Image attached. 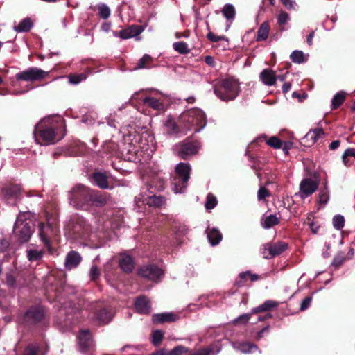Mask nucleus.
Listing matches in <instances>:
<instances>
[{"label":"nucleus","mask_w":355,"mask_h":355,"mask_svg":"<svg viewBox=\"0 0 355 355\" xmlns=\"http://www.w3.org/2000/svg\"><path fill=\"white\" fill-rule=\"evenodd\" d=\"M143 155H144V153L142 154H139V152L135 153V154H131L130 156H128V161L135 162V163H142Z\"/></svg>","instance_id":"13d9d810"},{"label":"nucleus","mask_w":355,"mask_h":355,"mask_svg":"<svg viewBox=\"0 0 355 355\" xmlns=\"http://www.w3.org/2000/svg\"><path fill=\"white\" fill-rule=\"evenodd\" d=\"M144 31V28L140 25H130L119 31H113V35L116 37H120L122 40L130 39L140 35Z\"/></svg>","instance_id":"dca6fc26"},{"label":"nucleus","mask_w":355,"mask_h":355,"mask_svg":"<svg viewBox=\"0 0 355 355\" xmlns=\"http://www.w3.org/2000/svg\"><path fill=\"white\" fill-rule=\"evenodd\" d=\"M90 232V225L87 223L83 217L78 215L71 217L70 222L68 223V238L85 239L89 236Z\"/></svg>","instance_id":"39448f33"},{"label":"nucleus","mask_w":355,"mask_h":355,"mask_svg":"<svg viewBox=\"0 0 355 355\" xmlns=\"http://www.w3.org/2000/svg\"><path fill=\"white\" fill-rule=\"evenodd\" d=\"M319 180L304 178L300 184V193L302 198H306L313 194L318 188Z\"/></svg>","instance_id":"2eb2a0df"},{"label":"nucleus","mask_w":355,"mask_h":355,"mask_svg":"<svg viewBox=\"0 0 355 355\" xmlns=\"http://www.w3.org/2000/svg\"><path fill=\"white\" fill-rule=\"evenodd\" d=\"M207 38L211 42H218L221 40H228V39L225 35L218 36L211 31L207 33Z\"/></svg>","instance_id":"6e6d98bb"},{"label":"nucleus","mask_w":355,"mask_h":355,"mask_svg":"<svg viewBox=\"0 0 355 355\" xmlns=\"http://www.w3.org/2000/svg\"><path fill=\"white\" fill-rule=\"evenodd\" d=\"M324 136V132L322 128H315L309 131L302 139L301 144L305 146H311L318 139Z\"/></svg>","instance_id":"6ab92c4d"},{"label":"nucleus","mask_w":355,"mask_h":355,"mask_svg":"<svg viewBox=\"0 0 355 355\" xmlns=\"http://www.w3.org/2000/svg\"><path fill=\"white\" fill-rule=\"evenodd\" d=\"M329 193L325 189L321 191L319 194V203L325 205L329 200Z\"/></svg>","instance_id":"e2e57ef3"},{"label":"nucleus","mask_w":355,"mask_h":355,"mask_svg":"<svg viewBox=\"0 0 355 355\" xmlns=\"http://www.w3.org/2000/svg\"><path fill=\"white\" fill-rule=\"evenodd\" d=\"M65 121L62 116L44 117L35 126L33 136L41 146L51 145L60 141L65 135Z\"/></svg>","instance_id":"f257e3e1"},{"label":"nucleus","mask_w":355,"mask_h":355,"mask_svg":"<svg viewBox=\"0 0 355 355\" xmlns=\"http://www.w3.org/2000/svg\"><path fill=\"white\" fill-rule=\"evenodd\" d=\"M291 59L295 63L301 64L304 62V55L302 51L295 50L290 55Z\"/></svg>","instance_id":"c03bdc74"},{"label":"nucleus","mask_w":355,"mask_h":355,"mask_svg":"<svg viewBox=\"0 0 355 355\" xmlns=\"http://www.w3.org/2000/svg\"><path fill=\"white\" fill-rule=\"evenodd\" d=\"M174 50L180 54H187L190 52L188 44L184 42H177L173 44Z\"/></svg>","instance_id":"ea45409f"},{"label":"nucleus","mask_w":355,"mask_h":355,"mask_svg":"<svg viewBox=\"0 0 355 355\" xmlns=\"http://www.w3.org/2000/svg\"><path fill=\"white\" fill-rule=\"evenodd\" d=\"M237 349L243 353H250L253 349H258V347L250 342L239 343Z\"/></svg>","instance_id":"58836bf2"},{"label":"nucleus","mask_w":355,"mask_h":355,"mask_svg":"<svg viewBox=\"0 0 355 355\" xmlns=\"http://www.w3.org/2000/svg\"><path fill=\"white\" fill-rule=\"evenodd\" d=\"M164 338V333L161 330H155L152 333V343L157 347Z\"/></svg>","instance_id":"a18cd8bd"},{"label":"nucleus","mask_w":355,"mask_h":355,"mask_svg":"<svg viewBox=\"0 0 355 355\" xmlns=\"http://www.w3.org/2000/svg\"><path fill=\"white\" fill-rule=\"evenodd\" d=\"M43 251L37 250H27V257L31 261H40L43 257Z\"/></svg>","instance_id":"79ce46f5"},{"label":"nucleus","mask_w":355,"mask_h":355,"mask_svg":"<svg viewBox=\"0 0 355 355\" xmlns=\"http://www.w3.org/2000/svg\"><path fill=\"white\" fill-rule=\"evenodd\" d=\"M345 261L346 257L345 253L343 252H340L338 253L336 256L334 258V260L331 263V266H334L336 269H338L342 266V265Z\"/></svg>","instance_id":"37998d69"},{"label":"nucleus","mask_w":355,"mask_h":355,"mask_svg":"<svg viewBox=\"0 0 355 355\" xmlns=\"http://www.w3.org/2000/svg\"><path fill=\"white\" fill-rule=\"evenodd\" d=\"M260 79L266 85H274L277 81V76L270 69H265L260 73Z\"/></svg>","instance_id":"b1692460"},{"label":"nucleus","mask_w":355,"mask_h":355,"mask_svg":"<svg viewBox=\"0 0 355 355\" xmlns=\"http://www.w3.org/2000/svg\"><path fill=\"white\" fill-rule=\"evenodd\" d=\"M207 239L211 245H218L222 240L223 235L217 228H208L207 230Z\"/></svg>","instance_id":"a878e982"},{"label":"nucleus","mask_w":355,"mask_h":355,"mask_svg":"<svg viewBox=\"0 0 355 355\" xmlns=\"http://www.w3.org/2000/svg\"><path fill=\"white\" fill-rule=\"evenodd\" d=\"M279 222V219L276 217V216L271 214L265 218L263 222L261 223V225L265 229H270L275 225H278Z\"/></svg>","instance_id":"c9c22d12"},{"label":"nucleus","mask_w":355,"mask_h":355,"mask_svg":"<svg viewBox=\"0 0 355 355\" xmlns=\"http://www.w3.org/2000/svg\"><path fill=\"white\" fill-rule=\"evenodd\" d=\"M289 20V15L287 12L282 11L277 18L278 24L279 25L285 24Z\"/></svg>","instance_id":"680f3d73"},{"label":"nucleus","mask_w":355,"mask_h":355,"mask_svg":"<svg viewBox=\"0 0 355 355\" xmlns=\"http://www.w3.org/2000/svg\"><path fill=\"white\" fill-rule=\"evenodd\" d=\"M270 196V193L264 187H261L257 193V198L259 200H264L266 198Z\"/></svg>","instance_id":"4d7b16f0"},{"label":"nucleus","mask_w":355,"mask_h":355,"mask_svg":"<svg viewBox=\"0 0 355 355\" xmlns=\"http://www.w3.org/2000/svg\"><path fill=\"white\" fill-rule=\"evenodd\" d=\"M87 206L103 207L109 200V195L103 191L90 189Z\"/></svg>","instance_id":"f3484780"},{"label":"nucleus","mask_w":355,"mask_h":355,"mask_svg":"<svg viewBox=\"0 0 355 355\" xmlns=\"http://www.w3.org/2000/svg\"><path fill=\"white\" fill-rule=\"evenodd\" d=\"M153 62V58L148 55L145 54L144 56L138 60L137 66L135 67V69L149 68L150 64Z\"/></svg>","instance_id":"e433bc0d"},{"label":"nucleus","mask_w":355,"mask_h":355,"mask_svg":"<svg viewBox=\"0 0 355 355\" xmlns=\"http://www.w3.org/2000/svg\"><path fill=\"white\" fill-rule=\"evenodd\" d=\"M30 211L20 212L14 225L13 233L20 243H24L30 240L35 230V223Z\"/></svg>","instance_id":"f03ea898"},{"label":"nucleus","mask_w":355,"mask_h":355,"mask_svg":"<svg viewBox=\"0 0 355 355\" xmlns=\"http://www.w3.org/2000/svg\"><path fill=\"white\" fill-rule=\"evenodd\" d=\"M95 318L100 322L107 323L110 320V313L107 309L102 308L96 311Z\"/></svg>","instance_id":"f704fd0d"},{"label":"nucleus","mask_w":355,"mask_h":355,"mask_svg":"<svg viewBox=\"0 0 355 355\" xmlns=\"http://www.w3.org/2000/svg\"><path fill=\"white\" fill-rule=\"evenodd\" d=\"M16 274L15 270H11L6 275V284L9 288H16Z\"/></svg>","instance_id":"a19ab883"},{"label":"nucleus","mask_w":355,"mask_h":355,"mask_svg":"<svg viewBox=\"0 0 355 355\" xmlns=\"http://www.w3.org/2000/svg\"><path fill=\"white\" fill-rule=\"evenodd\" d=\"M213 88L215 95L223 101L235 99L240 92L238 82L230 78L219 80L214 85Z\"/></svg>","instance_id":"20e7f679"},{"label":"nucleus","mask_w":355,"mask_h":355,"mask_svg":"<svg viewBox=\"0 0 355 355\" xmlns=\"http://www.w3.org/2000/svg\"><path fill=\"white\" fill-rule=\"evenodd\" d=\"M137 152H139V154H142L143 153V150H141L138 146H130V148L128 149V151H127L126 159H128V156H130L131 154H135V153H137Z\"/></svg>","instance_id":"338daca9"},{"label":"nucleus","mask_w":355,"mask_h":355,"mask_svg":"<svg viewBox=\"0 0 355 355\" xmlns=\"http://www.w3.org/2000/svg\"><path fill=\"white\" fill-rule=\"evenodd\" d=\"M178 315L173 313H156L153 315L152 320L155 324H163L164 322H173L179 320Z\"/></svg>","instance_id":"aec40b11"},{"label":"nucleus","mask_w":355,"mask_h":355,"mask_svg":"<svg viewBox=\"0 0 355 355\" xmlns=\"http://www.w3.org/2000/svg\"><path fill=\"white\" fill-rule=\"evenodd\" d=\"M217 199L212 193H209L207 196L205 208L207 210L214 209L217 205Z\"/></svg>","instance_id":"3c124183"},{"label":"nucleus","mask_w":355,"mask_h":355,"mask_svg":"<svg viewBox=\"0 0 355 355\" xmlns=\"http://www.w3.org/2000/svg\"><path fill=\"white\" fill-rule=\"evenodd\" d=\"M119 266L125 273H131L135 268L133 258L127 254H124L119 259Z\"/></svg>","instance_id":"5701e85b"},{"label":"nucleus","mask_w":355,"mask_h":355,"mask_svg":"<svg viewBox=\"0 0 355 355\" xmlns=\"http://www.w3.org/2000/svg\"><path fill=\"white\" fill-rule=\"evenodd\" d=\"M138 275L149 281L158 282L164 276V271L155 264H148L141 266Z\"/></svg>","instance_id":"9b49d317"},{"label":"nucleus","mask_w":355,"mask_h":355,"mask_svg":"<svg viewBox=\"0 0 355 355\" xmlns=\"http://www.w3.org/2000/svg\"><path fill=\"white\" fill-rule=\"evenodd\" d=\"M223 15L227 19H234L236 15V10L233 5L227 3L222 10Z\"/></svg>","instance_id":"4c0bfd02"},{"label":"nucleus","mask_w":355,"mask_h":355,"mask_svg":"<svg viewBox=\"0 0 355 355\" xmlns=\"http://www.w3.org/2000/svg\"><path fill=\"white\" fill-rule=\"evenodd\" d=\"M88 76L86 71L80 73H70L68 75L69 83L73 85H78L83 80H85Z\"/></svg>","instance_id":"72a5a7b5"},{"label":"nucleus","mask_w":355,"mask_h":355,"mask_svg":"<svg viewBox=\"0 0 355 355\" xmlns=\"http://www.w3.org/2000/svg\"><path fill=\"white\" fill-rule=\"evenodd\" d=\"M89 277L91 280L96 281L100 277V270L96 266H92L90 272H89Z\"/></svg>","instance_id":"bf43d9fd"},{"label":"nucleus","mask_w":355,"mask_h":355,"mask_svg":"<svg viewBox=\"0 0 355 355\" xmlns=\"http://www.w3.org/2000/svg\"><path fill=\"white\" fill-rule=\"evenodd\" d=\"M47 75L48 72L43 71L41 69L31 67L17 73L16 79L17 80L34 82L44 79Z\"/></svg>","instance_id":"ddd939ff"},{"label":"nucleus","mask_w":355,"mask_h":355,"mask_svg":"<svg viewBox=\"0 0 355 355\" xmlns=\"http://www.w3.org/2000/svg\"><path fill=\"white\" fill-rule=\"evenodd\" d=\"M288 248V243L284 241H279L275 243H268L264 245L262 254L265 259H271L280 255L286 251Z\"/></svg>","instance_id":"4468645a"},{"label":"nucleus","mask_w":355,"mask_h":355,"mask_svg":"<svg viewBox=\"0 0 355 355\" xmlns=\"http://www.w3.org/2000/svg\"><path fill=\"white\" fill-rule=\"evenodd\" d=\"M355 160V148H349L346 149L343 155L342 161L345 166H350Z\"/></svg>","instance_id":"c85d7f7f"},{"label":"nucleus","mask_w":355,"mask_h":355,"mask_svg":"<svg viewBox=\"0 0 355 355\" xmlns=\"http://www.w3.org/2000/svg\"><path fill=\"white\" fill-rule=\"evenodd\" d=\"M191 167L189 164L180 163L175 168L176 177L172 181V189L175 193H183L190 178Z\"/></svg>","instance_id":"0eeeda50"},{"label":"nucleus","mask_w":355,"mask_h":355,"mask_svg":"<svg viewBox=\"0 0 355 355\" xmlns=\"http://www.w3.org/2000/svg\"><path fill=\"white\" fill-rule=\"evenodd\" d=\"M40 347L37 344H29L24 350L23 355H39Z\"/></svg>","instance_id":"de8ad7c7"},{"label":"nucleus","mask_w":355,"mask_h":355,"mask_svg":"<svg viewBox=\"0 0 355 355\" xmlns=\"http://www.w3.org/2000/svg\"><path fill=\"white\" fill-rule=\"evenodd\" d=\"M78 345L83 352L90 351L94 347V341L90 331L83 329L80 331L78 336Z\"/></svg>","instance_id":"a211bd4d"},{"label":"nucleus","mask_w":355,"mask_h":355,"mask_svg":"<svg viewBox=\"0 0 355 355\" xmlns=\"http://www.w3.org/2000/svg\"><path fill=\"white\" fill-rule=\"evenodd\" d=\"M266 144L270 146L278 149L282 146V141L277 137H271L266 141Z\"/></svg>","instance_id":"5fc2aeb1"},{"label":"nucleus","mask_w":355,"mask_h":355,"mask_svg":"<svg viewBox=\"0 0 355 355\" xmlns=\"http://www.w3.org/2000/svg\"><path fill=\"white\" fill-rule=\"evenodd\" d=\"M83 260L82 256L75 250L68 252V270L76 268Z\"/></svg>","instance_id":"393cba45"},{"label":"nucleus","mask_w":355,"mask_h":355,"mask_svg":"<svg viewBox=\"0 0 355 355\" xmlns=\"http://www.w3.org/2000/svg\"><path fill=\"white\" fill-rule=\"evenodd\" d=\"M278 306V302L274 300H266L262 304L253 308L252 310V313H259L261 312L269 311L274 308H276Z\"/></svg>","instance_id":"bb28decb"},{"label":"nucleus","mask_w":355,"mask_h":355,"mask_svg":"<svg viewBox=\"0 0 355 355\" xmlns=\"http://www.w3.org/2000/svg\"><path fill=\"white\" fill-rule=\"evenodd\" d=\"M143 103L145 105L149 106L157 111H161L164 109L163 103L154 97H146L143 100Z\"/></svg>","instance_id":"2f4dec72"},{"label":"nucleus","mask_w":355,"mask_h":355,"mask_svg":"<svg viewBox=\"0 0 355 355\" xmlns=\"http://www.w3.org/2000/svg\"><path fill=\"white\" fill-rule=\"evenodd\" d=\"M135 307L137 312L141 314H148L150 312V302L144 295H141L136 298Z\"/></svg>","instance_id":"412c9836"},{"label":"nucleus","mask_w":355,"mask_h":355,"mask_svg":"<svg viewBox=\"0 0 355 355\" xmlns=\"http://www.w3.org/2000/svg\"><path fill=\"white\" fill-rule=\"evenodd\" d=\"M90 189L83 186L77 185L71 191L70 203L76 209H83L87 206Z\"/></svg>","instance_id":"6e6552de"},{"label":"nucleus","mask_w":355,"mask_h":355,"mask_svg":"<svg viewBox=\"0 0 355 355\" xmlns=\"http://www.w3.org/2000/svg\"><path fill=\"white\" fill-rule=\"evenodd\" d=\"M10 247V242L8 239L2 238L0 239V252H4Z\"/></svg>","instance_id":"0e129e2a"},{"label":"nucleus","mask_w":355,"mask_h":355,"mask_svg":"<svg viewBox=\"0 0 355 355\" xmlns=\"http://www.w3.org/2000/svg\"><path fill=\"white\" fill-rule=\"evenodd\" d=\"M281 2L287 9H295V1L292 0H281Z\"/></svg>","instance_id":"774afa93"},{"label":"nucleus","mask_w":355,"mask_h":355,"mask_svg":"<svg viewBox=\"0 0 355 355\" xmlns=\"http://www.w3.org/2000/svg\"><path fill=\"white\" fill-rule=\"evenodd\" d=\"M347 94L343 91L337 92L331 100V109L337 110L345 101Z\"/></svg>","instance_id":"7c9ffc66"},{"label":"nucleus","mask_w":355,"mask_h":355,"mask_svg":"<svg viewBox=\"0 0 355 355\" xmlns=\"http://www.w3.org/2000/svg\"><path fill=\"white\" fill-rule=\"evenodd\" d=\"M248 275H249L248 271L241 272L239 275L238 278L234 282V286L237 287L244 286L248 279Z\"/></svg>","instance_id":"603ef678"},{"label":"nucleus","mask_w":355,"mask_h":355,"mask_svg":"<svg viewBox=\"0 0 355 355\" xmlns=\"http://www.w3.org/2000/svg\"><path fill=\"white\" fill-rule=\"evenodd\" d=\"M270 28L268 21L263 22L258 29L256 40L257 42L266 40L268 37Z\"/></svg>","instance_id":"c756f323"},{"label":"nucleus","mask_w":355,"mask_h":355,"mask_svg":"<svg viewBox=\"0 0 355 355\" xmlns=\"http://www.w3.org/2000/svg\"><path fill=\"white\" fill-rule=\"evenodd\" d=\"M21 191L20 185L12 183L6 184L1 189L3 199L10 205H16Z\"/></svg>","instance_id":"9d476101"},{"label":"nucleus","mask_w":355,"mask_h":355,"mask_svg":"<svg viewBox=\"0 0 355 355\" xmlns=\"http://www.w3.org/2000/svg\"><path fill=\"white\" fill-rule=\"evenodd\" d=\"M333 225L336 229H337L338 230H341L344 227V225H345L344 217L341 215H336L333 218Z\"/></svg>","instance_id":"864d4df0"},{"label":"nucleus","mask_w":355,"mask_h":355,"mask_svg":"<svg viewBox=\"0 0 355 355\" xmlns=\"http://www.w3.org/2000/svg\"><path fill=\"white\" fill-rule=\"evenodd\" d=\"M33 26V22L29 17L23 19L17 26H14V30L18 33L28 32Z\"/></svg>","instance_id":"cd10ccee"},{"label":"nucleus","mask_w":355,"mask_h":355,"mask_svg":"<svg viewBox=\"0 0 355 355\" xmlns=\"http://www.w3.org/2000/svg\"><path fill=\"white\" fill-rule=\"evenodd\" d=\"M166 126L168 128V131L170 133H178L180 131V124L178 125L174 119L170 118L168 119L165 123Z\"/></svg>","instance_id":"49530a36"},{"label":"nucleus","mask_w":355,"mask_h":355,"mask_svg":"<svg viewBox=\"0 0 355 355\" xmlns=\"http://www.w3.org/2000/svg\"><path fill=\"white\" fill-rule=\"evenodd\" d=\"M199 148L200 144L197 140L189 138L176 145L178 154L183 159H187L190 156L196 155Z\"/></svg>","instance_id":"1a4fd4ad"},{"label":"nucleus","mask_w":355,"mask_h":355,"mask_svg":"<svg viewBox=\"0 0 355 355\" xmlns=\"http://www.w3.org/2000/svg\"><path fill=\"white\" fill-rule=\"evenodd\" d=\"M144 202L148 205L150 207L154 206V207H161L164 202V199L162 196H157L155 195L148 196L146 197Z\"/></svg>","instance_id":"473e14b6"},{"label":"nucleus","mask_w":355,"mask_h":355,"mask_svg":"<svg viewBox=\"0 0 355 355\" xmlns=\"http://www.w3.org/2000/svg\"><path fill=\"white\" fill-rule=\"evenodd\" d=\"M312 299H313L312 296H311V295L306 296V297H304L300 304V310L301 311H304L306 310L309 307V306L312 302Z\"/></svg>","instance_id":"052dcab7"},{"label":"nucleus","mask_w":355,"mask_h":355,"mask_svg":"<svg viewBox=\"0 0 355 355\" xmlns=\"http://www.w3.org/2000/svg\"><path fill=\"white\" fill-rule=\"evenodd\" d=\"M252 314V312L250 313L243 314L236 318V322L241 323H246L250 320Z\"/></svg>","instance_id":"69168bd1"},{"label":"nucleus","mask_w":355,"mask_h":355,"mask_svg":"<svg viewBox=\"0 0 355 355\" xmlns=\"http://www.w3.org/2000/svg\"><path fill=\"white\" fill-rule=\"evenodd\" d=\"M189 352L190 350L188 347L182 345H177L173 349L166 352V355H182Z\"/></svg>","instance_id":"09e8293b"},{"label":"nucleus","mask_w":355,"mask_h":355,"mask_svg":"<svg viewBox=\"0 0 355 355\" xmlns=\"http://www.w3.org/2000/svg\"><path fill=\"white\" fill-rule=\"evenodd\" d=\"M57 232V223L51 222L49 218L47 220L46 224L40 223L39 225V236L41 241L46 247L50 246L51 237L55 235Z\"/></svg>","instance_id":"f8f14e48"},{"label":"nucleus","mask_w":355,"mask_h":355,"mask_svg":"<svg viewBox=\"0 0 355 355\" xmlns=\"http://www.w3.org/2000/svg\"><path fill=\"white\" fill-rule=\"evenodd\" d=\"M178 123L183 129H193L195 132H198L205 126L207 119L205 114L201 110L194 108L182 113Z\"/></svg>","instance_id":"7ed1b4c3"},{"label":"nucleus","mask_w":355,"mask_h":355,"mask_svg":"<svg viewBox=\"0 0 355 355\" xmlns=\"http://www.w3.org/2000/svg\"><path fill=\"white\" fill-rule=\"evenodd\" d=\"M47 309L40 304L31 305L23 316V323L27 326H36L42 324L46 319Z\"/></svg>","instance_id":"423d86ee"},{"label":"nucleus","mask_w":355,"mask_h":355,"mask_svg":"<svg viewBox=\"0 0 355 355\" xmlns=\"http://www.w3.org/2000/svg\"><path fill=\"white\" fill-rule=\"evenodd\" d=\"M92 182L99 188L105 189L109 188L108 177L105 173L95 171L91 177Z\"/></svg>","instance_id":"4be33fe9"},{"label":"nucleus","mask_w":355,"mask_h":355,"mask_svg":"<svg viewBox=\"0 0 355 355\" xmlns=\"http://www.w3.org/2000/svg\"><path fill=\"white\" fill-rule=\"evenodd\" d=\"M98 15L101 18L106 19L110 16V9L107 5L101 3L98 6Z\"/></svg>","instance_id":"8fccbe9b"}]
</instances>
